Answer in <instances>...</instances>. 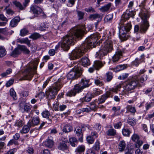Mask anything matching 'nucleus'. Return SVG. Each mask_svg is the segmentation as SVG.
<instances>
[{"mask_svg": "<svg viewBox=\"0 0 154 154\" xmlns=\"http://www.w3.org/2000/svg\"><path fill=\"white\" fill-rule=\"evenodd\" d=\"M97 40V37L96 35H91L88 37L79 47L75 49L69 54V58L74 60L80 57L89 49L94 47L96 45L99 44L98 42L96 43Z\"/></svg>", "mask_w": 154, "mask_h": 154, "instance_id": "1", "label": "nucleus"}, {"mask_svg": "<svg viewBox=\"0 0 154 154\" xmlns=\"http://www.w3.org/2000/svg\"><path fill=\"white\" fill-rule=\"evenodd\" d=\"M85 25H82L74 27L70 29L68 34L63 37L61 42L63 44L62 46H65V49L67 50L69 48L70 45H73L75 41V38H81L85 33Z\"/></svg>", "mask_w": 154, "mask_h": 154, "instance_id": "2", "label": "nucleus"}, {"mask_svg": "<svg viewBox=\"0 0 154 154\" xmlns=\"http://www.w3.org/2000/svg\"><path fill=\"white\" fill-rule=\"evenodd\" d=\"M134 13L132 9H128L122 16L121 20L119 24H121L119 28V32L120 38L122 40H125L128 38V35L127 33L130 31L132 26L131 22H129L123 26H122V25L126 20L134 16Z\"/></svg>", "mask_w": 154, "mask_h": 154, "instance_id": "3", "label": "nucleus"}, {"mask_svg": "<svg viewBox=\"0 0 154 154\" xmlns=\"http://www.w3.org/2000/svg\"><path fill=\"white\" fill-rule=\"evenodd\" d=\"M147 78L146 75H144L138 79L133 78L126 81L124 84V94L128 95L129 94L132 93V91L137 87L139 82L143 83L147 80Z\"/></svg>", "mask_w": 154, "mask_h": 154, "instance_id": "4", "label": "nucleus"}, {"mask_svg": "<svg viewBox=\"0 0 154 154\" xmlns=\"http://www.w3.org/2000/svg\"><path fill=\"white\" fill-rule=\"evenodd\" d=\"M121 88V85H119L115 88H112L110 89L109 91L106 92L98 99H96L94 101L89 103L88 106L90 109L91 111V110L95 111L97 109V107L95 104V103H97L98 104H100L104 103L108 98L112 97L113 93H116L118 91L119 89Z\"/></svg>", "mask_w": 154, "mask_h": 154, "instance_id": "5", "label": "nucleus"}, {"mask_svg": "<svg viewBox=\"0 0 154 154\" xmlns=\"http://www.w3.org/2000/svg\"><path fill=\"white\" fill-rule=\"evenodd\" d=\"M64 78L63 77H60L58 80L54 82L53 86L47 91L46 94L47 98L49 100L54 99L55 95L57 94L58 91L59 90L62 86L63 81Z\"/></svg>", "mask_w": 154, "mask_h": 154, "instance_id": "6", "label": "nucleus"}, {"mask_svg": "<svg viewBox=\"0 0 154 154\" xmlns=\"http://www.w3.org/2000/svg\"><path fill=\"white\" fill-rule=\"evenodd\" d=\"M112 49V41L110 40H107L104 42L100 50L96 52V57L101 59L103 56L111 51Z\"/></svg>", "mask_w": 154, "mask_h": 154, "instance_id": "7", "label": "nucleus"}, {"mask_svg": "<svg viewBox=\"0 0 154 154\" xmlns=\"http://www.w3.org/2000/svg\"><path fill=\"white\" fill-rule=\"evenodd\" d=\"M139 15L143 20V23L140 25V30L142 32H145L147 30L149 26L147 19L149 17V13L148 11L143 8L140 11Z\"/></svg>", "mask_w": 154, "mask_h": 154, "instance_id": "8", "label": "nucleus"}, {"mask_svg": "<svg viewBox=\"0 0 154 154\" xmlns=\"http://www.w3.org/2000/svg\"><path fill=\"white\" fill-rule=\"evenodd\" d=\"M77 64L74 66L72 70L67 74V79H69L73 80L78 78L80 76L83 71L82 68L79 65Z\"/></svg>", "mask_w": 154, "mask_h": 154, "instance_id": "9", "label": "nucleus"}, {"mask_svg": "<svg viewBox=\"0 0 154 154\" xmlns=\"http://www.w3.org/2000/svg\"><path fill=\"white\" fill-rule=\"evenodd\" d=\"M38 63V62L37 61L36 62L35 65L33 68L29 67L27 69L26 72L24 75V80H30L32 77L33 74L35 72Z\"/></svg>", "mask_w": 154, "mask_h": 154, "instance_id": "10", "label": "nucleus"}, {"mask_svg": "<svg viewBox=\"0 0 154 154\" xmlns=\"http://www.w3.org/2000/svg\"><path fill=\"white\" fill-rule=\"evenodd\" d=\"M82 86L79 84L76 85L73 89L68 93L67 95L70 97L75 96L77 93L81 92L84 89Z\"/></svg>", "mask_w": 154, "mask_h": 154, "instance_id": "11", "label": "nucleus"}, {"mask_svg": "<svg viewBox=\"0 0 154 154\" xmlns=\"http://www.w3.org/2000/svg\"><path fill=\"white\" fill-rule=\"evenodd\" d=\"M42 11V9L38 6L35 5H32L30 7V12H32L35 15L40 14Z\"/></svg>", "mask_w": 154, "mask_h": 154, "instance_id": "12", "label": "nucleus"}, {"mask_svg": "<svg viewBox=\"0 0 154 154\" xmlns=\"http://www.w3.org/2000/svg\"><path fill=\"white\" fill-rule=\"evenodd\" d=\"M40 119L38 116H34L31 120H30L27 123V125L30 127L37 125L39 123Z\"/></svg>", "mask_w": 154, "mask_h": 154, "instance_id": "13", "label": "nucleus"}, {"mask_svg": "<svg viewBox=\"0 0 154 154\" xmlns=\"http://www.w3.org/2000/svg\"><path fill=\"white\" fill-rule=\"evenodd\" d=\"M132 140L135 142L136 144L135 146L136 147H140L142 144L143 141L139 140V137L137 134H134L131 137Z\"/></svg>", "mask_w": 154, "mask_h": 154, "instance_id": "14", "label": "nucleus"}, {"mask_svg": "<svg viewBox=\"0 0 154 154\" xmlns=\"http://www.w3.org/2000/svg\"><path fill=\"white\" fill-rule=\"evenodd\" d=\"M124 51L120 50H118L116 52L114 55L112 57V61L113 62L118 61L122 56Z\"/></svg>", "mask_w": 154, "mask_h": 154, "instance_id": "15", "label": "nucleus"}, {"mask_svg": "<svg viewBox=\"0 0 154 154\" xmlns=\"http://www.w3.org/2000/svg\"><path fill=\"white\" fill-rule=\"evenodd\" d=\"M80 64H75V65H78L79 66V65H81L84 67H87L90 64V60L88 58L86 57H84L81 59L79 61Z\"/></svg>", "mask_w": 154, "mask_h": 154, "instance_id": "16", "label": "nucleus"}, {"mask_svg": "<svg viewBox=\"0 0 154 154\" xmlns=\"http://www.w3.org/2000/svg\"><path fill=\"white\" fill-rule=\"evenodd\" d=\"M89 18L92 20L98 19L97 21L95 23V26L97 27L98 22L101 20L102 17L100 14H96L90 15L89 16Z\"/></svg>", "mask_w": 154, "mask_h": 154, "instance_id": "17", "label": "nucleus"}, {"mask_svg": "<svg viewBox=\"0 0 154 154\" xmlns=\"http://www.w3.org/2000/svg\"><path fill=\"white\" fill-rule=\"evenodd\" d=\"M82 130L81 127H77L74 130L75 133L76 134L77 136L79 137V140L80 141L82 142V136L83 134L82 133Z\"/></svg>", "mask_w": 154, "mask_h": 154, "instance_id": "18", "label": "nucleus"}, {"mask_svg": "<svg viewBox=\"0 0 154 154\" xmlns=\"http://www.w3.org/2000/svg\"><path fill=\"white\" fill-rule=\"evenodd\" d=\"M20 20V18L18 17H16L11 20L10 23V26L12 27L17 26L18 23Z\"/></svg>", "mask_w": 154, "mask_h": 154, "instance_id": "19", "label": "nucleus"}, {"mask_svg": "<svg viewBox=\"0 0 154 154\" xmlns=\"http://www.w3.org/2000/svg\"><path fill=\"white\" fill-rule=\"evenodd\" d=\"M17 42L21 44H26L29 47L31 46L30 41L27 38L18 39H17Z\"/></svg>", "mask_w": 154, "mask_h": 154, "instance_id": "20", "label": "nucleus"}, {"mask_svg": "<svg viewBox=\"0 0 154 154\" xmlns=\"http://www.w3.org/2000/svg\"><path fill=\"white\" fill-rule=\"evenodd\" d=\"M57 148L60 150L64 151L68 149V147L65 141L60 143L58 144Z\"/></svg>", "mask_w": 154, "mask_h": 154, "instance_id": "21", "label": "nucleus"}, {"mask_svg": "<svg viewBox=\"0 0 154 154\" xmlns=\"http://www.w3.org/2000/svg\"><path fill=\"white\" fill-rule=\"evenodd\" d=\"M20 109H21L24 108V111L28 112L30 111L31 109L30 106L27 105L26 104L21 102L20 103Z\"/></svg>", "mask_w": 154, "mask_h": 154, "instance_id": "22", "label": "nucleus"}, {"mask_svg": "<svg viewBox=\"0 0 154 154\" xmlns=\"http://www.w3.org/2000/svg\"><path fill=\"white\" fill-rule=\"evenodd\" d=\"M21 52L20 49L18 48V45L17 47L15 48L11 52V56L12 57H15L21 54Z\"/></svg>", "mask_w": 154, "mask_h": 154, "instance_id": "23", "label": "nucleus"}, {"mask_svg": "<svg viewBox=\"0 0 154 154\" xmlns=\"http://www.w3.org/2000/svg\"><path fill=\"white\" fill-rule=\"evenodd\" d=\"M18 48L20 49L21 52L23 51L26 54H29L30 53L29 50L25 45H18Z\"/></svg>", "mask_w": 154, "mask_h": 154, "instance_id": "24", "label": "nucleus"}, {"mask_svg": "<svg viewBox=\"0 0 154 154\" xmlns=\"http://www.w3.org/2000/svg\"><path fill=\"white\" fill-rule=\"evenodd\" d=\"M85 150V146L83 145H80L76 149L75 151L76 154H83Z\"/></svg>", "mask_w": 154, "mask_h": 154, "instance_id": "25", "label": "nucleus"}, {"mask_svg": "<svg viewBox=\"0 0 154 154\" xmlns=\"http://www.w3.org/2000/svg\"><path fill=\"white\" fill-rule=\"evenodd\" d=\"M53 144L54 142L53 140L50 139L49 137H48L47 140L44 143V145L49 148H51L53 146Z\"/></svg>", "mask_w": 154, "mask_h": 154, "instance_id": "26", "label": "nucleus"}, {"mask_svg": "<svg viewBox=\"0 0 154 154\" xmlns=\"http://www.w3.org/2000/svg\"><path fill=\"white\" fill-rule=\"evenodd\" d=\"M93 97V95L90 92H88L85 95V97L82 98V101L88 102L90 101Z\"/></svg>", "mask_w": 154, "mask_h": 154, "instance_id": "27", "label": "nucleus"}, {"mask_svg": "<svg viewBox=\"0 0 154 154\" xmlns=\"http://www.w3.org/2000/svg\"><path fill=\"white\" fill-rule=\"evenodd\" d=\"M7 54V51L5 48L3 46H0V58L5 57Z\"/></svg>", "mask_w": 154, "mask_h": 154, "instance_id": "28", "label": "nucleus"}, {"mask_svg": "<svg viewBox=\"0 0 154 154\" xmlns=\"http://www.w3.org/2000/svg\"><path fill=\"white\" fill-rule=\"evenodd\" d=\"M94 83L96 85L100 86H102L104 84L103 80L100 77H97L94 79Z\"/></svg>", "mask_w": 154, "mask_h": 154, "instance_id": "29", "label": "nucleus"}, {"mask_svg": "<svg viewBox=\"0 0 154 154\" xmlns=\"http://www.w3.org/2000/svg\"><path fill=\"white\" fill-rule=\"evenodd\" d=\"M96 70H98L103 66L102 63L99 60H95L93 65Z\"/></svg>", "mask_w": 154, "mask_h": 154, "instance_id": "30", "label": "nucleus"}, {"mask_svg": "<svg viewBox=\"0 0 154 154\" xmlns=\"http://www.w3.org/2000/svg\"><path fill=\"white\" fill-rule=\"evenodd\" d=\"M111 6V3H109L100 8V11L103 12H107Z\"/></svg>", "mask_w": 154, "mask_h": 154, "instance_id": "31", "label": "nucleus"}, {"mask_svg": "<svg viewBox=\"0 0 154 154\" xmlns=\"http://www.w3.org/2000/svg\"><path fill=\"white\" fill-rule=\"evenodd\" d=\"M100 149V142L97 140L92 147V151H98Z\"/></svg>", "mask_w": 154, "mask_h": 154, "instance_id": "32", "label": "nucleus"}, {"mask_svg": "<svg viewBox=\"0 0 154 154\" xmlns=\"http://www.w3.org/2000/svg\"><path fill=\"white\" fill-rule=\"evenodd\" d=\"M69 141L71 145L75 147L77 146V141L76 139L74 137H72L69 138Z\"/></svg>", "mask_w": 154, "mask_h": 154, "instance_id": "33", "label": "nucleus"}, {"mask_svg": "<svg viewBox=\"0 0 154 154\" xmlns=\"http://www.w3.org/2000/svg\"><path fill=\"white\" fill-rule=\"evenodd\" d=\"M13 3L14 5L16 7L18 8L20 10H23L24 9L25 6H23L22 4L19 2L16 1H14L12 2Z\"/></svg>", "mask_w": 154, "mask_h": 154, "instance_id": "34", "label": "nucleus"}, {"mask_svg": "<svg viewBox=\"0 0 154 154\" xmlns=\"http://www.w3.org/2000/svg\"><path fill=\"white\" fill-rule=\"evenodd\" d=\"M72 128L70 125L66 124L64 126L63 130L66 133L72 131Z\"/></svg>", "mask_w": 154, "mask_h": 154, "instance_id": "35", "label": "nucleus"}, {"mask_svg": "<svg viewBox=\"0 0 154 154\" xmlns=\"http://www.w3.org/2000/svg\"><path fill=\"white\" fill-rule=\"evenodd\" d=\"M116 130L113 128H110L106 132V134L109 136H114L116 134Z\"/></svg>", "mask_w": 154, "mask_h": 154, "instance_id": "36", "label": "nucleus"}, {"mask_svg": "<svg viewBox=\"0 0 154 154\" xmlns=\"http://www.w3.org/2000/svg\"><path fill=\"white\" fill-rule=\"evenodd\" d=\"M30 126L27 124L24 126L20 131V132L22 134L27 133L29 130Z\"/></svg>", "mask_w": 154, "mask_h": 154, "instance_id": "37", "label": "nucleus"}, {"mask_svg": "<svg viewBox=\"0 0 154 154\" xmlns=\"http://www.w3.org/2000/svg\"><path fill=\"white\" fill-rule=\"evenodd\" d=\"M88 82L89 81L88 80L83 79L81 80V82L79 84L81 86H82V87H83L84 88L89 86Z\"/></svg>", "mask_w": 154, "mask_h": 154, "instance_id": "38", "label": "nucleus"}, {"mask_svg": "<svg viewBox=\"0 0 154 154\" xmlns=\"http://www.w3.org/2000/svg\"><path fill=\"white\" fill-rule=\"evenodd\" d=\"M126 147V144L125 142L123 140L121 141L119 144V151H122Z\"/></svg>", "mask_w": 154, "mask_h": 154, "instance_id": "39", "label": "nucleus"}, {"mask_svg": "<svg viewBox=\"0 0 154 154\" xmlns=\"http://www.w3.org/2000/svg\"><path fill=\"white\" fill-rule=\"evenodd\" d=\"M10 96H11L14 100H16L17 99L16 92L13 88H11L10 90Z\"/></svg>", "mask_w": 154, "mask_h": 154, "instance_id": "40", "label": "nucleus"}, {"mask_svg": "<svg viewBox=\"0 0 154 154\" xmlns=\"http://www.w3.org/2000/svg\"><path fill=\"white\" fill-rule=\"evenodd\" d=\"M42 116L44 118H48L50 115L49 112L47 110H45L43 111L42 113Z\"/></svg>", "mask_w": 154, "mask_h": 154, "instance_id": "41", "label": "nucleus"}, {"mask_svg": "<svg viewBox=\"0 0 154 154\" xmlns=\"http://www.w3.org/2000/svg\"><path fill=\"white\" fill-rule=\"evenodd\" d=\"M141 63V59H139L138 58H137L134 61L132 62V64L133 65L137 66Z\"/></svg>", "mask_w": 154, "mask_h": 154, "instance_id": "42", "label": "nucleus"}, {"mask_svg": "<svg viewBox=\"0 0 154 154\" xmlns=\"http://www.w3.org/2000/svg\"><path fill=\"white\" fill-rule=\"evenodd\" d=\"M123 134L125 136H129L131 133L130 131L127 128H124L122 130Z\"/></svg>", "mask_w": 154, "mask_h": 154, "instance_id": "43", "label": "nucleus"}, {"mask_svg": "<svg viewBox=\"0 0 154 154\" xmlns=\"http://www.w3.org/2000/svg\"><path fill=\"white\" fill-rule=\"evenodd\" d=\"M48 26L44 23H41L39 28V29L41 31H44L47 29L48 28Z\"/></svg>", "mask_w": 154, "mask_h": 154, "instance_id": "44", "label": "nucleus"}, {"mask_svg": "<svg viewBox=\"0 0 154 154\" xmlns=\"http://www.w3.org/2000/svg\"><path fill=\"white\" fill-rule=\"evenodd\" d=\"M40 36V35L39 33H35L29 36V38H32L33 39H36L39 38Z\"/></svg>", "mask_w": 154, "mask_h": 154, "instance_id": "45", "label": "nucleus"}, {"mask_svg": "<svg viewBox=\"0 0 154 154\" xmlns=\"http://www.w3.org/2000/svg\"><path fill=\"white\" fill-rule=\"evenodd\" d=\"M77 13L79 20L83 19L85 14L84 12L80 11H77Z\"/></svg>", "mask_w": 154, "mask_h": 154, "instance_id": "46", "label": "nucleus"}, {"mask_svg": "<svg viewBox=\"0 0 154 154\" xmlns=\"http://www.w3.org/2000/svg\"><path fill=\"white\" fill-rule=\"evenodd\" d=\"M128 123L131 126H133L135 125L136 123V122L134 119L128 118Z\"/></svg>", "mask_w": 154, "mask_h": 154, "instance_id": "47", "label": "nucleus"}, {"mask_svg": "<svg viewBox=\"0 0 154 154\" xmlns=\"http://www.w3.org/2000/svg\"><path fill=\"white\" fill-rule=\"evenodd\" d=\"M59 103L57 99L56 100L55 102L53 104V107L54 109L57 111L59 110Z\"/></svg>", "mask_w": 154, "mask_h": 154, "instance_id": "48", "label": "nucleus"}, {"mask_svg": "<svg viewBox=\"0 0 154 154\" xmlns=\"http://www.w3.org/2000/svg\"><path fill=\"white\" fill-rule=\"evenodd\" d=\"M28 32V31L27 30L23 28L20 31V35L22 36H24L26 35Z\"/></svg>", "mask_w": 154, "mask_h": 154, "instance_id": "49", "label": "nucleus"}, {"mask_svg": "<svg viewBox=\"0 0 154 154\" xmlns=\"http://www.w3.org/2000/svg\"><path fill=\"white\" fill-rule=\"evenodd\" d=\"M106 80L108 82L110 81L112 78V73L110 72H108L106 74Z\"/></svg>", "mask_w": 154, "mask_h": 154, "instance_id": "50", "label": "nucleus"}, {"mask_svg": "<svg viewBox=\"0 0 154 154\" xmlns=\"http://www.w3.org/2000/svg\"><path fill=\"white\" fill-rule=\"evenodd\" d=\"M63 44L61 41L59 42L58 44L55 47V50H57L60 48V46L61 47L63 50L67 51L66 49H65V46H64V47H63L62 46V45Z\"/></svg>", "mask_w": 154, "mask_h": 154, "instance_id": "51", "label": "nucleus"}, {"mask_svg": "<svg viewBox=\"0 0 154 154\" xmlns=\"http://www.w3.org/2000/svg\"><path fill=\"white\" fill-rule=\"evenodd\" d=\"M140 29L139 26H138V25H136L134 26V32L135 33H137V32H139V31H140V32H142V33H145V32L146 31V30L145 32H143V31L142 32V31H140Z\"/></svg>", "mask_w": 154, "mask_h": 154, "instance_id": "52", "label": "nucleus"}, {"mask_svg": "<svg viewBox=\"0 0 154 154\" xmlns=\"http://www.w3.org/2000/svg\"><path fill=\"white\" fill-rule=\"evenodd\" d=\"M127 109L128 111H129L131 113H134L136 111L135 108L131 106H128Z\"/></svg>", "mask_w": 154, "mask_h": 154, "instance_id": "53", "label": "nucleus"}, {"mask_svg": "<svg viewBox=\"0 0 154 154\" xmlns=\"http://www.w3.org/2000/svg\"><path fill=\"white\" fill-rule=\"evenodd\" d=\"M86 140L87 142L89 144H92L94 142V139L91 136H88L87 137Z\"/></svg>", "mask_w": 154, "mask_h": 154, "instance_id": "54", "label": "nucleus"}, {"mask_svg": "<svg viewBox=\"0 0 154 154\" xmlns=\"http://www.w3.org/2000/svg\"><path fill=\"white\" fill-rule=\"evenodd\" d=\"M76 0H68L67 6L69 7H72L74 4Z\"/></svg>", "mask_w": 154, "mask_h": 154, "instance_id": "55", "label": "nucleus"}, {"mask_svg": "<svg viewBox=\"0 0 154 154\" xmlns=\"http://www.w3.org/2000/svg\"><path fill=\"white\" fill-rule=\"evenodd\" d=\"M0 20L7 22L8 21V19L2 14H0Z\"/></svg>", "mask_w": 154, "mask_h": 154, "instance_id": "56", "label": "nucleus"}, {"mask_svg": "<svg viewBox=\"0 0 154 154\" xmlns=\"http://www.w3.org/2000/svg\"><path fill=\"white\" fill-rule=\"evenodd\" d=\"M113 15L112 14H109L106 16L105 17V19L107 21H109L112 20L113 18Z\"/></svg>", "mask_w": 154, "mask_h": 154, "instance_id": "57", "label": "nucleus"}, {"mask_svg": "<svg viewBox=\"0 0 154 154\" xmlns=\"http://www.w3.org/2000/svg\"><path fill=\"white\" fill-rule=\"evenodd\" d=\"M23 125V123L21 120H17L15 124V125L18 127H22Z\"/></svg>", "mask_w": 154, "mask_h": 154, "instance_id": "58", "label": "nucleus"}, {"mask_svg": "<svg viewBox=\"0 0 154 154\" xmlns=\"http://www.w3.org/2000/svg\"><path fill=\"white\" fill-rule=\"evenodd\" d=\"M26 151L29 154H32L34 152V149L32 147H28Z\"/></svg>", "mask_w": 154, "mask_h": 154, "instance_id": "59", "label": "nucleus"}, {"mask_svg": "<svg viewBox=\"0 0 154 154\" xmlns=\"http://www.w3.org/2000/svg\"><path fill=\"white\" fill-rule=\"evenodd\" d=\"M94 127L96 128V130L99 131L100 130L101 126L100 124L99 123L96 124L94 125Z\"/></svg>", "mask_w": 154, "mask_h": 154, "instance_id": "60", "label": "nucleus"}, {"mask_svg": "<svg viewBox=\"0 0 154 154\" xmlns=\"http://www.w3.org/2000/svg\"><path fill=\"white\" fill-rule=\"evenodd\" d=\"M90 111V109L89 108V107L83 108L82 109H80V112H88Z\"/></svg>", "mask_w": 154, "mask_h": 154, "instance_id": "61", "label": "nucleus"}, {"mask_svg": "<svg viewBox=\"0 0 154 154\" xmlns=\"http://www.w3.org/2000/svg\"><path fill=\"white\" fill-rule=\"evenodd\" d=\"M14 82V79H11L8 81L6 84V86L9 87L13 84Z\"/></svg>", "mask_w": 154, "mask_h": 154, "instance_id": "62", "label": "nucleus"}, {"mask_svg": "<svg viewBox=\"0 0 154 154\" xmlns=\"http://www.w3.org/2000/svg\"><path fill=\"white\" fill-rule=\"evenodd\" d=\"M85 11L88 12L95 11L94 9L92 7H90L88 8H86L85 9Z\"/></svg>", "mask_w": 154, "mask_h": 154, "instance_id": "63", "label": "nucleus"}, {"mask_svg": "<svg viewBox=\"0 0 154 154\" xmlns=\"http://www.w3.org/2000/svg\"><path fill=\"white\" fill-rule=\"evenodd\" d=\"M66 107L67 106L66 105L63 104L59 106V110L60 111H63L66 108Z\"/></svg>", "mask_w": 154, "mask_h": 154, "instance_id": "64", "label": "nucleus"}]
</instances>
